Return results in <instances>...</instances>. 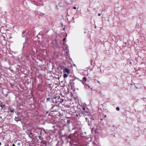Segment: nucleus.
I'll list each match as a JSON object with an SVG mask.
<instances>
[{"mask_svg":"<svg viewBox=\"0 0 146 146\" xmlns=\"http://www.w3.org/2000/svg\"><path fill=\"white\" fill-rule=\"evenodd\" d=\"M82 114L83 115V116L85 117V116L86 115H87L84 113V112H82Z\"/></svg>","mask_w":146,"mask_h":146,"instance_id":"obj_15","label":"nucleus"},{"mask_svg":"<svg viewBox=\"0 0 146 146\" xmlns=\"http://www.w3.org/2000/svg\"><path fill=\"white\" fill-rule=\"evenodd\" d=\"M32 132H30L29 133V135H32Z\"/></svg>","mask_w":146,"mask_h":146,"instance_id":"obj_24","label":"nucleus"},{"mask_svg":"<svg viewBox=\"0 0 146 146\" xmlns=\"http://www.w3.org/2000/svg\"><path fill=\"white\" fill-rule=\"evenodd\" d=\"M9 110L8 111V112L9 113V112H14V111H15V110L12 108H9L8 109Z\"/></svg>","mask_w":146,"mask_h":146,"instance_id":"obj_6","label":"nucleus"},{"mask_svg":"<svg viewBox=\"0 0 146 146\" xmlns=\"http://www.w3.org/2000/svg\"><path fill=\"white\" fill-rule=\"evenodd\" d=\"M106 115H105V117H106Z\"/></svg>","mask_w":146,"mask_h":146,"instance_id":"obj_36","label":"nucleus"},{"mask_svg":"<svg viewBox=\"0 0 146 146\" xmlns=\"http://www.w3.org/2000/svg\"><path fill=\"white\" fill-rule=\"evenodd\" d=\"M50 100V98H47L46 99L47 101H48Z\"/></svg>","mask_w":146,"mask_h":146,"instance_id":"obj_18","label":"nucleus"},{"mask_svg":"<svg viewBox=\"0 0 146 146\" xmlns=\"http://www.w3.org/2000/svg\"><path fill=\"white\" fill-rule=\"evenodd\" d=\"M65 40H66V38H64V39H63V40L64 41H65Z\"/></svg>","mask_w":146,"mask_h":146,"instance_id":"obj_30","label":"nucleus"},{"mask_svg":"<svg viewBox=\"0 0 146 146\" xmlns=\"http://www.w3.org/2000/svg\"><path fill=\"white\" fill-rule=\"evenodd\" d=\"M132 60H128V63L130 64H132V62L131 61H132Z\"/></svg>","mask_w":146,"mask_h":146,"instance_id":"obj_17","label":"nucleus"},{"mask_svg":"<svg viewBox=\"0 0 146 146\" xmlns=\"http://www.w3.org/2000/svg\"><path fill=\"white\" fill-rule=\"evenodd\" d=\"M86 120L88 122L89 125H91L92 124V121L93 119H92L91 116H87L85 118Z\"/></svg>","mask_w":146,"mask_h":146,"instance_id":"obj_2","label":"nucleus"},{"mask_svg":"<svg viewBox=\"0 0 146 146\" xmlns=\"http://www.w3.org/2000/svg\"><path fill=\"white\" fill-rule=\"evenodd\" d=\"M36 137H38L39 139L42 140L43 138L42 136V131H40V133L38 134V135L36 136Z\"/></svg>","mask_w":146,"mask_h":146,"instance_id":"obj_4","label":"nucleus"},{"mask_svg":"<svg viewBox=\"0 0 146 146\" xmlns=\"http://www.w3.org/2000/svg\"><path fill=\"white\" fill-rule=\"evenodd\" d=\"M29 146H31V145H29Z\"/></svg>","mask_w":146,"mask_h":146,"instance_id":"obj_40","label":"nucleus"},{"mask_svg":"<svg viewBox=\"0 0 146 146\" xmlns=\"http://www.w3.org/2000/svg\"><path fill=\"white\" fill-rule=\"evenodd\" d=\"M94 133H96V132H94Z\"/></svg>","mask_w":146,"mask_h":146,"instance_id":"obj_37","label":"nucleus"},{"mask_svg":"<svg viewBox=\"0 0 146 146\" xmlns=\"http://www.w3.org/2000/svg\"><path fill=\"white\" fill-rule=\"evenodd\" d=\"M31 1H33V0H31Z\"/></svg>","mask_w":146,"mask_h":146,"instance_id":"obj_38","label":"nucleus"},{"mask_svg":"<svg viewBox=\"0 0 146 146\" xmlns=\"http://www.w3.org/2000/svg\"><path fill=\"white\" fill-rule=\"evenodd\" d=\"M17 145L18 146H20L21 144L22 143V141H18L17 142Z\"/></svg>","mask_w":146,"mask_h":146,"instance_id":"obj_7","label":"nucleus"},{"mask_svg":"<svg viewBox=\"0 0 146 146\" xmlns=\"http://www.w3.org/2000/svg\"><path fill=\"white\" fill-rule=\"evenodd\" d=\"M5 106V105H0V107L1 108V109H3L4 108V107Z\"/></svg>","mask_w":146,"mask_h":146,"instance_id":"obj_12","label":"nucleus"},{"mask_svg":"<svg viewBox=\"0 0 146 146\" xmlns=\"http://www.w3.org/2000/svg\"><path fill=\"white\" fill-rule=\"evenodd\" d=\"M96 93L97 94H99L100 95V96H101L102 93L101 91H96Z\"/></svg>","mask_w":146,"mask_h":146,"instance_id":"obj_11","label":"nucleus"},{"mask_svg":"<svg viewBox=\"0 0 146 146\" xmlns=\"http://www.w3.org/2000/svg\"><path fill=\"white\" fill-rule=\"evenodd\" d=\"M111 135L113 136V137H115V134H111Z\"/></svg>","mask_w":146,"mask_h":146,"instance_id":"obj_21","label":"nucleus"},{"mask_svg":"<svg viewBox=\"0 0 146 146\" xmlns=\"http://www.w3.org/2000/svg\"><path fill=\"white\" fill-rule=\"evenodd\" d=\"M51 100L52 102L55 103V104L57 106H59L60 104L63 102L64 101V99L61 98L60 96H56L51 98Z\"/></svg>","mask_w":146,"mask_h":146,"instance_id":"obj_1","label":"nucleus"},{"mask_svg":"<svg viewBox=\"0 0 146 146\" xmlns=\"http://www.w3.org/2000/svg\"><path fill=\"white\" fill-rule=\"evenodd\" d=\"M59 78H60L59 77H58V79H59Z\"/></svg>","mask_w":146,"mask_h":146,"instance_id":"obj_35","label":"nucleus"},{"mask_svg":"<svg viewBox=\"0 0 146 146\" xmlns=\"http://www.w3.org/2000/svg\"><path fill=\"white\" fill-rule=\"evenodd\" d=\"M71 1H73V0H71Z\"/></svg>","mask_w":146,"mask_h":146,"instance_id":"obj_34","label":"nucleus"},{"mask_svg":"<svg viewBox=\"0 0 146 146\" xmlns=\"http://www.w3.org/2000/svg\"><path fill=\"white\" fill-rule=\"evenodd\" d=\"M14 120L17 122H18L19 121H21V119L19 117H15L14 118Z\"/></svg>","mask_w":146,"mask_h":146,"instance_id":"obj_5","label":"nucleus"},{"mask_svg":"<svg viewBox=\"0 0 146 146\" xmlns=\"http://www.w3.org/2000/svg\"><path fill=\"white\" fill-rule=\"evenodd\" d=\"M72 122L70 120H67V124H69L70 123H71Z\"/></svg>","mask_w":146,"mask_h":146,"instance_id":"obj_16","label":"nucleus"},{"mask_svg":"<svg viewBox=\"0 0 146 146\" xmlns=\"http://www.w3.org/2000/svg\"><path fill=\"white\" fill-rule=\"evenodd\" d=\"M66 61H67V62H69L70 61V60H71V59L70 58L68 57H66Z\"/></svg>","mask_w":146,"mask_h":146,"instance_id":"obj_9","label":"nucleus"},{"mask_svg":"<svg viewBox=\"0 0 146 146\" xmlns=\"http://www.w3.org/2000/svg\"><path fill=\"white\" fill-rule=\"evenodd\" d=\"M58 106L55 104V105L53 106L50 109V110L51 111H56V110H58Z\"/></svg>","mask_w":146,"mask_h":146,"instance_id":"obj_3","label":"nucleus"},{"mask_svg":"<svg viewBox=\"0 0 146 146\" xmlns=\"http://www.w3.org/2000/svg\"><path fill=\"white\" fill-rule=\"evenodd\" d=\"M73 9H76V7H73Z\"/></svg>","mask_w":146,"mask_h":146,"instance_id":"obj_23","label":"nucleus"},{"mask_svg":"<svg viewBox=\"0 0 146 146\" xmlns=\"http://www.w3.org/2000/svg\"><path fill=\"white\" fill-rule=\"evenodd\" d=\"M68 52L67 51H66V53H68Z\"/></svg>","mask_w":146,"mask_h":146,"instance_id":"obj_33","label":"nucleus"},{"mask_svg":"<svg viewBox=\"0 0 146 146\" xmlns=\"http://www.w3.org/2000/svg\"><path fill=\"white\" fill-rule=\"evenodd\" d=\"M1 143L0 142V145H1Z\"/></svg>","mask_w":146,"mask_h":146,"instance_id":"obj_32","label":"nucleus"},{"mask_svg":"<svg viewBox=\"0 0 146 146\" xmlns=\"http://www.w3.org/2000/svg\"><path fill=\"white\" fill-rule=\"evenodd\" d=\"M83 81H81L82 82L83 81H84V82H85L86 81L87 79L86 78V77H84L82 78Z\"/></svg>","mask_w":146,"mask_h":146,"instance_id":"obj_10","label":"nucleus"},{"mask_svg":"<svg viewBox=\"0 0 146 146\" xmlns=\"http://www.w3.org/2000/svg\"><path fill=\"white\" fill-rule=\"evenodd\" d=\"M82 109L83 110H85V108H82Z\"/></svg>","mask_w":146,"mask_h":146,"instance_id":"obj_28","label":"nucleus"},{"mask_svg":"<svg viewBox=\"0 0 146 146\" xmlns=\"http://www.w3.org/2000/svg\"><path fill=\"white\" fill-rule=\"evenodd\" d=\"M11 146H15V145L14 144H13Z\"/></svg>","mask_w":146,"mask_h":146,"instance_id":"obj_27","label":"nucleus"},{"mask_svg":"<svg viewBox=\"0 0 146 146\" xmlns=\"http://www.w3.org/2000/svg\"><path fill=\"white\" fill-rule=\"evenodd\" d=\"M45 14L42 13H40V15L41 16H44Z\"/></svg>","mask_w":146,"mask_h":146,"instance_id":"obj_14","label":"nucleus"},{"mask_svg":"<svg viewBox=\"0 0 146 146\" xmlns=\"http://www.w3.org/2000/svg\"><path fill=\"white\" fill-rule=\"evenodd\" d=\"M64 70L65 72L67 73H70V71L68 68H65Z\"/></svg>","mask_w":146,"mask_h":146,"instance_id":"obj_8","label":"nucleus"},{"mask_svg":"<svg viewBox=\"0 0 146 146\" xmlns=\"http://www.w3.org/2000/svg\"><path fill=\"white\" fill-rule=\"evenodd\" d=\"M116 110L117 111H119V107H117L116 108Z\"/></svg>","mask_w":146,"mask_h":146,"instance_id":"obj_19","label":"nucleus"},{"mask_svg":"<svg viewBox=\"0 0 146 146\" xmlns=\"http://www.w3.org/2000/svg\"><path fill=\"white\" fill-rule=\"evenodd\" d=\"M100 15H101V14H100V13H99V14H98V16H100Z\"/></svg>","mask_w":146,"mask_h":146,"instance_id":"obj_26","label":"nucleus"},{"mask_svg":"<svg viewBox=\"0 0 146 146\" xmlns=\"http://www.w3.org/2000/svg\"><path fill=\"white\" fill-rule=\"evenodd\" d=\"M94 129L93 128V129H92V133L93 132Z\"/></svg>","mask_w":146,"mask_h":146,"instance_id":"obj_25","label":"nucleus"},{"mask_svg":"<svg viewBox=\"0 0 146 146\" xmlns=\"http://www.w3.org/2000/svg\"><path fill=\"white\" fill-rule=\"evenodd\" d=\"M26 57L27 58H28L29 57V56H28V55H27L26 56Z\"/></svg>","mask_w":146,"mask_h":146,"instance_id":"obj_29","label":"nucleus"},{"mask_svg":"<svg viewBox=\"0 0 146 146\" xmlns=\"http://www.w3.org/2000/svg\"><path fill=\"white\" fill-rule=\"evenodd\" d=\"M17 114L18 115V113H17Z\"/></svg>","mask_w":146,"mask_h":146,"instance_id":"obj_39","label":"nucleus"},{"mask_svg":"<svg viewBox=\"0 0 146 146\" xmlns=\"http://www.w3.org/2000/svg\"><path fill=\"white\" fill-rule=\"evenodd\" d=\"M88 87L89 88H90V86L89 85L88 86Z\"/></svg>","mask_w":146,"mask_h":146,"instance_id":"obj_31","label":"nucleus"},{"mask_svg":"<svg viewBox=\"0 0 146 146\" xmlns=\"http://www.w3.org/2000/svg\"><path fill=\"white\" fill-rule=\"evenodd\" d=\"M14 114V112H11V113H10V114L11 115H13Z\"/></svg>","mask_w":146,"mask_h":146,"instance_id":"obj_20","label":"nucleus"},{"mask_svg":"<svg viewBox=\"0 0 146 146\" xmlns=\"http://www.w3.org/2000/svg\"><path fill=\"white\" fill-rule=\"evenodd\" d=\"M92 61H93V60H91V64L92 65Z\"/></svg>","mask_w":146,"mask_h":146,"instance_id":"obj_22","label":"nucleus"},{"mask_svg":"<svg viewBox=\"0 0 146 146\" xmlns=\"http://www.w3.org/2000/svg\"><path fill=\"white\" fill-rule=\"evenodd\" d=\"M63 76L64 78H66L68 77V74H64Z\"/></svg>","mask_w":146,"mask_h":146,"instance_id":"obj_13","label":"nucleus"}]
</instances>
